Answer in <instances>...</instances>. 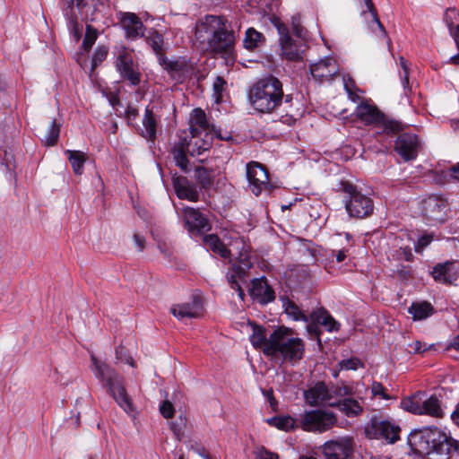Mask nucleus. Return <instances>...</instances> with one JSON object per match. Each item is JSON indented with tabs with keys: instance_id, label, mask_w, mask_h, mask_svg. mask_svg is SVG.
Listing matches in <instances>:
<instances>
[{
	"instance_id": "obj_1",
	"label": "nucleus",
	"mask_w": 459,
	"mask_h": 459,
	"mask_svg": "<svg viewBox=\"0 0 459 459\" xmlns=\"http://www.w3.org/2000/svg\"><path fill=\"white\" fill-rule=\"evenodd\" d=\"M251 107L262 114L283 113L280 121L287 126H294L297 114L292 112L293 95L285 94L282 82L269 74L256 81L248 91Z\"/></svg>"
},
{
	"instance_id": "obj_2",
	"label": "nucleus",
	"mask_w": 459,
	"mask_h": 459,
	"mask_svg": "<svg viewBox=\"0 0 459 459\" xmlns=\"http://www.w3.org/2000/svg\"><path fill=\"white\" fill-rule=\"evenodd\" d=\"M408 445L413 454L429 459H449V436L435 426L412 429L408 436Z\"/></svg>"
},
{
	"instance_id": "obj_3",
	"label": "nucleus",
	"mask_w": 459,
	"mask_h": 459,
	"mask_svg": "<svg viewBox=\"0 0 459 459\" xmlns=\"http://www.w3.org/2000/svg\"><path fill=\"white\" fill-rule=\"evenodd\" d=\"M290 330L279 326L271 333L270 346H267L264 354L272 359L281 355L282 361L297 362L304 357L305 343L302 339L290 337Z\"/></svg>"
},
{
	"instance_id": "obj_4",
	"label": "nucleus",
	"mask_w": 459,
	"mask_h": 459,
	"mask_svg": "<svg viewBox=\"0 0 459 459\" xmlns=\"http://www.w3.org/2000/svg\"><path fill=\"white\" fill-rule=\"evenodd\" d=\"M91 360L96 377L105 385L109 394L126 412H133L134 406L125 387L124 377L107 363L99 362L95 357H91Z\"/></svg>"
},
{
	"instance_id": "obj_5",
	"label": "nucleus",
	"mask_w": 459,
	"mask_h": 459,
	"mask_svg": "<svg viewBox=\"0 0 459 459\" xmlns=\"http://www.w3.org/2000/svg\"><path fill=\"white\" fill-rule=\"evenodd\" d=\"M336 191L342 192L344 207L351 218L362 220L370 217L375 209L373 199L362 193V190L349 180H340L336 186Z\"/></svg>"
},
{
	"instance_id": "obj_6",
	"label": "nucleus",
	"mask_w": 459,
	"mask_h": 459,
	"mask_svg": "<svg viewBox=\"0 0 459 459\" xmlns=\"http://www.w3.org/2000/svg\"><path fill=\"white\" fill-rule=\"evenodd\" d=\"M356 117L366 125H374L382 130L383 134L393 136L403 130L402 122L387 117L376 106L361 102L355 110Z\"/></svg>"
},
{
	"instance_id": "obj_7",
	"label": "nucleus",
	"mask_w": 459,
	"mask_h": 459,
	"mask_svg": "<svg viewBox=\"0 0 459 459\" xmlns=\"http://www.w3.org/2000/svg\"><path fill=\"white\" fill-rule=\"evenodd\" d=\"M114 65L122 82H126L130 87L140 85L142 82V73L139 69V65L134 63L126 47L121 46L118 48Z\"/></svg>"
},
{
	"instance_id": "obj_8",
	"label": "nucleus",
	"mask_w": 459,
	"mask_h": 459,
	"mask_svg": "<svg viewBox=\"0 0 459 459\" xmlns=\"http://www.w3.org/2000/svg\"><path fill=\"white\" fill-rule=\"evenodd\" d=\"M401 428L387 420L373 416L364 428L366 437L369 439H385L389 444H394L400 439Z\"/></svg>"
},
{
	"instance_id": "obj_9",
	"label": "nucleus",
	"mask_w": 459,
	"mask_h": 459,
	"mask_svg": "<svg viewBox=\"0 0 459 459\" xmlns=\"http://www.w3.org/2000/svg\"><path fill=\"white\" fill-rule=\"evenodd\" d=\"M247 178L248 186L255 196H259L263 191L271 194L277 187L270 182L266 166L258 161H250L247 164Z\"/></svg>"
},
{
	"instance_id": "obj_10",
	"label": "nucleus",
	"mask_w": 459,
	"mask_h": 459,
	"mask_svg": "<svg viewBox=\"0 0 459 459\" xmlns=\"http://www.w3.org/2000/svg\"><path fill=\"white\" fill-rule=\"evenodd\" d=\"M181 220L183 227L193 238L203 237L212 229V224L208 216L199 209L186 206L183 208Z\"/></svg>"
},
{
	"instance_id": "obj_11",
	"label": "nucleus",
	"mask_w": 459,
	"mask_h": 459,
	"mask_svg": "<svg viewBox=\"0 0 459 459\" xmlns=\"http://www.w3.org/2000/svg\"><path fill=\"white\" fill-rule=\"evenodd\" d=\"M337 422L336 415L333 411L324 410H312L306 411L300 427L305 431L325 432L332 429Z\"/></svg>"
},
{
	"instance_id": "obj_12",
	"label": "nucleus",
	"mask_w": 459,
	"mask_h": 459,
	"mask_svg": "<svg viewBox=\"0 0 459 459\" xmlns=\"http://www.w3.org/2000/svg\"><path fill=\"white\" fill-rule=\"evenodd\" d=\"M447 206L446 199L432 195L421 202V213L430 225L442 224L446 221Z\"/></svg>"
},
{
	"instance_id": "obj_13",
	"label": "nucleus",
	"mask_w": 459,
	"mask_h": 459,
	"mask_svg": "<svg viewBox=\"0 0 459 459\" xmlns=\"http://www.w3.org/2000/svg\"><path fill=\"white\" fill-rule=\"evenodd\" d=\"M352 437H344L324 443L319 451L324 459H351L354 453Z\"/></svg>"
},
{
	"instance_id": "obj_14",
	"label": "nucleus",
	"mask_w": 459,
	"mask_h": 459,
	"mask_svg": "<svg viewBox=\"0 0 459 459\" xmlns=\"http://www.w3.org/2000/svg\"><path fill=\"white\" fill-rule=\"evenodd\" d=\"M82 4L80 13L86 22L107 24L110 12L108 0H82Z\"/></svg>"
},
{
	"instance_id": "obj_15",
	"label": "nucleus",
	"mask_w": 459,
	"mask_h": 459,
	"mask_svg": "<svg viewBox=\"0 0 459 459\" xmlns=\"http://www.w3.org/2000/svg\"><path fill=\"white\" fill-rule=\"evenodd\" d=\"M208 46L211 50L216 54L230 55L234 49L235 35L233 30H229L225 27V19L223 25H220L211 38H207Z\"/></svg>"
},
{
	"instance_id": "obj_16",
	"label": "nucleus",
	"mask_w": 459,
	"mask_h": 459,
	"mask_svg": "<svg viewBox=\"0 0 459 459\" xmlns=\"http://www.w3.org/2000/svg\"><path fill=\"white\" fill-rule=\"evenodd\" d=\"M288 283L290 288L295 291H301L306 294L311 293L315 289V283L309 266L306 264L295 265L290 269Z\"/></svg>"
},
{
	"instance_id": "obj_17",
	"label": "nucleus",
	"mask_w": 459,
	"mask_h": 459,
	"mask_svg": "<svg viewBox=\"0 0 459 459\" xmlns=\"http://www.w3.org/2000/svg\"><path fill=\"white\" fill-rule=\"evenodd\" d=\"M394 143V151L404 161L413 160L419 153V136L411 133H402L400 131Z\"/></svg>"
},
{
	"instance_id": "obj_18",
	"label": "nucleus",
	"mask_w": 459,
	"mask_h": 459,
	"mask_svg": "<svg viewBox=\"0 0 459 459\" xmlns=\"http://www.w3.org/2000/svg\"><path fill=\"white\" fill-rule=\"evenodd\" d=\"M248 294L253 301L265 306L274 301L276 296L273 288L268 283L265 276L251 280V286L248 288Z\"/></svg>"
},
{
	"instance_id": "obj_19",
	"label": "nucleus",
	"mask_w": 459,
	"mask_h": 459,
	"mask_svg": "<svg viewBox=\"0 0 459 459\" xmlns=\"http://www.w3.org/2000/svg\"><path fill=\"white\" fill-rule=\"evenodd\" d=\"M172 185L178 199L190 202H198L200 200L198 186L186 177L175 173L172 176Z\"/></svg>"
},
{
	"instance_id": "obj_20",
	"label": "nucleus",
	"mask_w": 459,
	"mask_h": 459,
	"mask_svg": "<svg viewBox=\"0 0 459 459\" xmlns=\"http://www.w3.org/2000/svg\"><path fill=\"white\" fill-rule=\"evenodd\" d=\"M119 22L125 30L126 39L136 40L144 37L146 27L134 13H121Z\"/></svg>"
},
{
	"instance_id": "obj_21",
	"label": "nucleus",
	"mask_w": 459,
	"mask_h": 459,
	"mask_svg": "<svg viewBox=\"0 0 459 459\" xmlns=\"http://www.w3.org/2000/svg\"><path fill=\"white\" fill-rule=\"evenodd\" d=\"M338 72L339 69L333 58H325L310 65V74L312 77L320 83L332 81Z\"/></svg>"
},
{
	"instance_id": "obj_22",
	"label": "nucleus",
	"mask_w": 459,
	"mask_h": 459,
	"mask_svg": "<svg viewBox=\"0 0 459 459\" xmlns=\"http://www.w3.org/2000/svg\"><path fill=\"white\" fill-rule=\"evenodd\" d=\"M432 278L437 282L443 284H452L458 279V272L455 270V261H446L437 264L431 273Z\"/></svg>"
},
{
	"instance_id": "obj_23",
	"label": "nucleus",
	"mask_w": 459,
	"mask_h": 459,
	"mask_svg": "<svg viewBox=\"0 0 459 459\" xmlns=\"http://www.w3.org/2000/svg\"><path fill=\"white\" fill-rule=\"evenodd\" d=\"M203 309L202 299L199 296H194L192 302H186L173 306L170 311L174 316L178 319L196 318L200 316Z\"/></svg>"
},
{
	"instance_id": "obj_24",
	"label": "nucleus",
	"mask_w": 459,
	"mask_h": 459,
	"mask_svg": "<svg viewBox=\"0 0 459 459\" xmlns=\"http://www.w3.org/2000/svg\"><path fill=\"white\" fill-rule=\"evenodd\" d=\"M223 17L216 15H205L204 19L197 22L195 26V37L197 39L204 41V36L211 38L213 31L219 29L220 25H223Z\"/></svg>"
},
{
	"instance_id": "obj_25",
	"label": "nucleus",
	"mask_w": 459,
	"mask_h": 459,
	"mask_svg": "<svg viewBox=\"0 0 459 459\" xmlns=\"http://www.w3.org/2000/svg\"><path fill=\"white\" fill-rule=\"evenodd\" d=\"M304 397L310 406H317L319 401L327 402L332 399V394L325 382H317L304 392Z\"/></svg>"
},
{
	"instance_id": "obj_26",
	"label": "nucleus",
	"mask_w": 459,
	"mask_h": 459,
	"mask_svg": "<svg viewBox=\"0 0 459 459\" xmlns=\"http://www.w3.org/2000/svg\"><path fill=\"white\" fill-rule=\"evenodd\" d=\"M203 243L207 251H212L213 254L224 259L230 258L231 251L225 246L217 234H204L203 236Z\"/></svg>"
},
{
	"instance_id": "obj_27",
	"label": "nucleus",
	"mask_w": 459,
	"mask_h": 459,
	"mask_svg": "<svg viewBox=\"0 0 459 459\" xmlns=\"http://www.w3.org/2000/svg\"><path fill=\"white\" fill-rule=\"evenodd\" d=\"M144 130L141 129L139 134L147 141L154 142L157 137L158 121L155 117L152 108L146 107L143 119Z\"/></svg>"
},
{
	"instance_id": "obj_28",
	"label": "nucleus",
	"mask_w": 459,
	"mask_h": 459,
	"mask_svg": "<svg viewBox=\"0 0 459 459\" xmlns=\"http://www.w3.org/2000/svg\"><path fill=\"white\" fill-rule=\"evenodd\" d=\"M408 313L411 315L413 321H422L437 313L433 305L427 300L414 301L408 307Z\"/></svg>"
},
{
	"instance_id": "obj_29",
	"label": "nucleus",
	"mask_w": 459,
	"mask_h": 459,
	"mask_svg": "<svg viewBox=\"0 0 459 459\" xmlns=\"http://www.w3.org/2000/svg\"><path fill=\"white\" fill-rule=\"evenodd\" d=\"M249 325L253 331L249 337L250 342L255 350H262L264 352V349L271 345V334L267 337L265 327L255 322H249Z\"/></svg>"
},
{
	"instance_id": "obj_30",
	"label": "nucleus",
	"mask_w": 459,
	"mask_h": 459,
	"mask_svg": "<svg viewBox=\"0 0 459 459\" xmlns=\"http://www.w3.org/2000/svg\"><path fill=\"white\" fill-rule=\"evenodd\" d=\"M309 319L325 327L328 332H337L341 326L340 323L324 307L312 312L309 316Z\"/></svg>"
},
{
	"instance_id": "obj_31",
	"label": "nucleus",
	"mask_w": 459,
	"mask_h": 459,
	"mask_svg": "<svg viewBox=\"0 0 459 459\" xmlns=\"http://www.w3.org/2000/svg\"><path fill=\"white\" fill-rule=\"evenodd\" d=\"M196 185L200 190H209L214 184V169L204 166H195L194 169Z\"/></svg>"
},
{
	"instance_id": "obj_32",
	"label": "nucleus",
	"mask_w": 459,
	"mask_h": 459,
	"mask_svg": "<svg viewBox=\"0 0 459 459\" xmlns=\"http://www.w3.org/2000/svg\"><path fill=\"white\" fill-rule=\"evenodd\" d=\"M281 50V56L289 61H299L302 59V51L299 49L296 41L289 36V39H283L279 41Z\"/></svg>"
},
{
	"instance_id": "obj_33",
	"label": "nucleus",
	"mask_w": 459,
	"mask_h": 459,
	"mask_svg": "<svg viewBox=\"0 0 459 459\" xmlns=\"http://www.w3.org/2000/svg\"><path fill=\"white\" fill-rule=\"evenodd\" d=\"M444 21L459 51V13L455 8L446 9Z\"/></svg>"
},
{
	"instance_id": "obj_34",
	"label": "nucleus",
	"mask_w": 459,
	"mask_h": 459,
	"mask_svg": "<svg viewBox=\"0 0 459 459\" xmlns=\"http://www.w3.org/2000/svg\"><path fill=\"white\" fill-rule=\"evenodd\" d=\"M265 41V36L251 27L246 30L243 46L246 49L253 51L263 47Z\"/></svg>"
},
{
	"instance_id": "obj_35",
	"label": "nucleus",
	"mask_w": 459,
	"mask_h": 459,
	"mask_svg": "<svg viewBox=\"0 0 459 459\" xmlns=\"http://www.w3.org/2000/svg\"><path fill=\"white\" fill-rule=\"evenodd\" d=\"M330 405L339 408L348 417L358 416L363 411L359 403L353 398H344L343 400L333 403Z\"/></svg>"
},
{
	"instance_id": "obj_36",
	"label": "nucleus",
	"mask_w": 459,
	"mask_h": 459,
	"mask_svg": "<svg viewBox=\"0 0 459 459\" xmlns=\"http://www.w3.org/2000/svg\"><path fill=\"white\" fill-rule=\"evenodd\" d=\"M423 394V393L418 392L411 396L403 398L401 401V408L411 413L422 415L421 396Z\"/></svg>"
},
{
	"instance_id": "obj_37",
	"label": "nucleus",
	"mask_w": 459,
	"mask_h": 459,
	"mask_svg": "<svg viewBox=\"0 0 459 459\" xmlns=\"http://www.w3.org/2000/svg\"><path fill=\"white\" fill-rule=\"evenodd\" d=\"M281 299L282 300V306L286 315L290 316L295 321H309V316H307L293 300L287 297H281Z\"/></svg>"
},
{
	"instance_id": "obj_38",
	"label": "nucleus",
	"mask_w": 459,
	"mask_h": 459,
	"mask_svg": "<svg viewBox=\"0 0 459 459\" xmlns=\"http://www.w3.org/2000/svg\"><path fill=\"white\" fill-rule=\"evenodd\" d=\"M67 159L72 166L73 171L75 175H82L84 169V164L87 160V155L81 151L66 150L65 152Z\"/></svg>"
},
{
	"instance_id": "obj_39",
	"label": "nucleus",
	"mask_w": 459,
	"mask_h": 459,
	"mask_svg": "<svg viewBox=\"0 0 459 459\" xmlns=\"http://www.w3.org/2000/svg\"><path fill=\"white\" fill-rule=\"evenodd\" d=\"M422 414L436 418L443 417L444 412L440 405V401L436 394L430 395L427 400L422 402Z\"/></svg>"
},
{
	"instance_id": "obj_40",
	"label": "nucleus",
	"mask_w": 459,
	"mask_h": 459,
	"mask_svg": "<svg viewBox=\"0 0 459 459\" xmlns=\"http://www.w3.org/2000/svg\"><path fill=\"white\" fill-rule=\"evenodd\" d=\"M266 422L270 426L284 431L293 430L298 428L295 420L290 415H277L266 420Z\"/></svg>"
},
{
	"instance_id": "obj_41",
	"label": "nucleus",
	"mask_w": 459,
	"mask_h": 459,
	"mask_svg": "<svg viewBox=\"0 0 459 459\" xmlns=\"http://www.w3.org/2000/svg\"><path fill=\"white\" fill-rule=\"evenodd\" d=\"M253 266V264L250 261L249 256L246 255L242 258V255L239 257V264H234L232 267L233 273L231 275H236V280L238 279L244 284L247 285V276L248 270Z\"/></svg>"
},
{
	"instance_id": "obj_42",
	"label": "nucleus",
	"mask_w": 459,
	"mask_h": 459,
	"mask_svg": "<svg viewBox=\"0 0 459 459\" xmlns=\"http://www.w3.org/2000/svg\"><path fill=\"white\" fill-rule=\"evenodd\" d=\"M146 44L152 48L155 54L163 51L164 39L161 33L155 29H151L148 35L143 37Z\"/></svg>"
},
{
	"instance_id": "obj_43",
	"label": "nucleus",
	"mask_w": 459,
	"mask_h": 459,
	"mask_svg": "<svg viewBox=\"0 0 459 459\" xmlns=\"http://www.w3.org/2000/svg\"><path fill=\"white\" fill-rule=\"evenodd\" d=\"M166 71L171 78L175 79L177 74L188 71V61L186 57H178L174 61L170 60L169 64H167Z\"/></svg>"
},
{
	"instance_id": "obj_44",
	"label": "nucleus",
	"mask_w": 459,
	"mask_h": 459,
	"mask_svg": "<svg viewBox=\"0 0 459 459\" xmlns=\"http://www.w3.org/2000/svg\"><path fill=\"white\" fill-rule=\"evenodd\" d=\"M178 136L179 141L171 147L170 153H189L194 157L195 155V149L194 147L191 150L189 149L191 144L190 139L186 135L182 136L179 133H178Z\"/></svg>"
},
{
	"instance_id": "obj_45",
	"label": "nucleus",
	"mask_w": 459,
	"mask_h": 459,
	"mask_svg": "<svg viewBox=\"0 0 459 459\" xmlns=\"http://www.w3.org/2000/svg\"><path fill=\"white\" fill-rule=\"evenodd\" d=\"M364 1H365V4L367 6V11L371 13L373 22L377 24V28L380 30L382 36L385 39H386V42H387L388 46L390 47L392 44L391 39L388 37V34L385 29V26L379 20L377 10L373 1L372 0H364Z\"/></svg>"
},
{
	"instance_id": "obj_46",
	"label": "nucleus",
	"mask_w": 459,
	"mask_h": 459,
	"mask_svg": "<svg viewBox=\"0 0 459 459\" xmlns=\"http://www.w3.org/2000/svg\"><path fill=\"white\" fill-rule=\"evenodd\" d=\"M61 124L53 119L46 138L42 141L45 146H55L59 139Z\"/></svg>"
},
{
	"instance_id": "obj_47",
	"label": "nucleus",
	"mask_w": 459,
	"mask_h": 459,
	"mask_svg": "<svg viewBox=\"0 0 459 459\" xmlns=\"http://www.w3.org/2000/svg\"><path fill=\"white\" fill-rule=\"evenodd\" d=\"M99 36L98 30L91 24H86L85 36L82 40V48L89 52Z\"/></svg>"
},
{
	"instance_id": "obj_48",
	"label": "nucleus",
	"mask_w": 459,
	"mask_h": 459,
	"mask_svg": "<svg viewBox=\"0 0 459 459\" xmlns=\"http://www.w3.org/2000/svg\"><path fill=\"white\" fill-rule=\"evenodd\" d=\"M65 20L70 34L76 42L80 41L82 37V25L78 22L77 15H72Z\"/></svg>"
},
{
	"instance_id": "obj_49",
	"label": "nucleus",
	"mask_w": 459,
	"mask_h": 459,
	"mask_svg": "<svg viewBox=\"0 0 459 459\" xmlns=\"http://www.w3.org/2000/svg\"><path fill=\"white\" fill-rule=\"evenodd\" d=\"M60 4L65 19L70 18L72 15H76L74 11V4L79 11L83 6L82 0H63Z\"/></svg>"
},
{
	"instance_id": "obj_50",
	"label": "nucleus",
	"mask_w": 459,
	"mask_h": 459,
	"mask_svg": "<svg viewBox=\"0 0 459 459\" xmlns=\"http://www.w3.org/2000/svg\"><path fill=\"white\" fill-rule=\"evenodd\" d=\"M339 370H357L359 368H364L365 365L358 357H351L342 359L338 362Z\"/></svg>"
},
{
	"instance_id": "obj_51",
	"label": "nucleus",
	"mask_w": 459,
	"mask_h": 459,
	"mask_svg": "<svg viewBox=\"0 0 459 459\" xmlns=\"http://www.w3.org/2000/svg\"><path fill=\"white\" fill-rule=\"evenodd\" d=\"M192 115L193 116H192L191 121L195 125L198 126L203 130H207L210 128L209 122L206 118V114L202 108H195L193 110Z\"/></svg>"
},
{
	"instance_id": "obj_52",
	"label": "nucleus",
	"mask_w": 459,
	"mask_h": 459,
	"mask_svg": "<svg viewBox=\"0 0 459 459\" xmlns=\"http://www.w3.org/2000/svg\"><path fill=\"white\" fill-rule=\"evenodd\" d=\"M226 86H227L226 80L221 76H217L213 82V85H212L213 97H214L215 102L217 104H220L222 102V100H223L222 93L225 91Z\"/></svg>"
},
{
	"instance_id": "obj_53",
	"label": "nucleus",
	"mask_w": 459,
	"mask_h": 459,
	"mask_svg": "<svg viewBox=\"0 0 459 459\" xmlns=\"http://www.w3.org/2000/svg\"><path fill=\"white\" fill-rule=\"evenodd\" d=\"M173 156V160L177 167H178L182 172L187 174L192 170V166L189 159L187 158V153H171Z\"/></svg>"
},
{
	"instance_id": "obj_54",
	"label": "nucleus",
	"mask_w": 459,
	"mask_h": 459,
	"mask_svg": "<svg viewBox=\"0 0 459 459\" xmlns=\"http://www.w3.org/2000/svg\"><path fill=\"white\" fill-rule=\"evenodd\" d=\"M395 276L399 281L407 282L414 278V271L411 265L400 264L397 265Z\"/></svg>"
},
{
	"instance_id": "obj_55",
	"label": "nucleus",
	"mask_w": 459,
	"mask_h": 459,
	"mask_svg": "<svg viewBox=\"0 0 459 459\" xmlns=\"http://www.w3.org/2000/svg\"><path fill=\"white\" fill-rule=\"evenodd\" d=\"M108 48L106 46H99L92 56L91 69L98 67L108 56Z\"/></svg>"
},
{
	"instance_id": "obj_56",
	"label": "nucleus",
	"mask_w": 459,
	"mask_h": 459,
	"mask_svg": "<svg viewBox=\"0 0 459 459\" xmlns=\"http://www.w3.org/2000/svg\"><path fill=\"white\" fill-rule=\"evenodd\" d=\"M187 419L185 415L180 414L176 421L170 423V429L176 437L180 440L184 434V429L186 427Z\"/></svg>"
},
{
	"instance_id": "obj_57",
	"label": "nucleus",
	"mask_w": 459,
	"mask_h": 459,
	"mask_svg": "<svg viewBox=\"0 0 459 459\" xmlns=\"http://www.w3.org/2000/svg\"><path fill=\"white\" fill-rule=\"evenodd\" d=\"M116 357L117 359L124 363H127L132 367H135V362L134 359L129 355L128 350L123 346L119 345L116 348Z\"/></svg>"
},
{
	"instance_id": "obj_58",
	"label": "nucleus",
	"mask_w": 459,
	"mask_h": 459,
	"mask_svg": "<svg viewBox=\"0 0 459 459\" xmlns=\"http://www.w3.org/2000/svg\"><path fill=\"white\" fill-rule=\"evenodd\" d=\"M272 23L277 29V31L280 35L279 41L283 39H289V36H290L289 28L284 22H281L279 17L273 16L272 19Z\"/></svg>"
},
{
	"instance_id": "obj_59",
	"label": "nucleus",
	"mask_w": 459,
	"mask_h": 459,
	"mask_svg": "<svg viewBox=\"0 0 459 459\" xmlns=\"http://www.w3.org/2000/svg\"><path fill=\"white\" fill-rule=\"evenodd\" d=\"M373 396H380L384 400H391L393 397L387 394L386 388L382 383L374 381L371 387Z\"/></svg>"
},
{
	"instance_id": "obj_60",
	"label": "nucleus",
	"mask_w": 459,
	"mask_h": 459,
	"mask_svg": "<svg viewBox=\"0 0 459 459\" xmlns=\"http://www.w3.org/2000/svg\"><path fill=\"white\" fill-rule=\"evenodd\" d=\"M330 390V393L332 394V398L333 396H348L351 395L353 394V389L350 385H346L342 383V385H335L333 386Z\"/></svg>"
},
{
	"instance_id": "obj_61",
	"label": "nucleus",
	"mask_w": 459,
	"mask_h": 459,
	"mask_svg": "<svg viewBox=\"0 0 459 459\" xmlns=\"http://www.w3.org/2000/svg\"><path fill=\"white\" fill-rule=\"evenodd\" d=\"M206 139H202L200 143L198 142H195V155H200L204 152L209 150L212 147V137L209 134H205Z\"/></svg>"
},
{
	"instance_id": "obj_62",
	"label": "nucleus",
	"mask_w": 459,
	"mask_h": 459,
	"mask_svg": "<svg viewBox=\"0 0 459 459\" xmlns=\"http://www.w3.org/2000/svg\"><path fill=\"white\" fill-rule=\"evenodd\" d=\"M255 459H279L276 453L271 452L264 446H261L254 452Z\"/></svg>"
},
{
	"instance_id": "obj_63",
	"label": "nucleus",
	"mask_w": 459,
	"mask_h": 459,
	"mask_svg": "<svg viewBox=\"0 0 459 459\" xmlns=\"http://www.w3.org/2000/svg\"><path fill=\"white\" fill-rule=\"evenodd\" d=\"M160 414L165 419H171L174 416L175 413V408L172 403H170L169 400L163 401L162 403L160 406Z\"/></svg>"
},
{
	"instance_id": "obj_64",
	"label": "nucleus",
	"mask_w": 459,
	"mask_h": 459,
	"mask_svg": "<svg viewBox=\"0 0 459 459\" xmlns=\"http://www.w3.org/2000/svg\"><path fill=\"white\" fill-rule=\"evenodd\" d=\"M432 240L433 236L431 234H423L420 236L415 245V251L420 252L424 249L432 242Z\"/></svg>"
}]
</instances>
